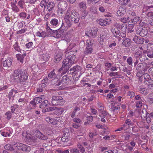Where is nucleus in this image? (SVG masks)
<instances>
[{"mask_svg":"<svg viewBox=\"0 0 153 153\" xmlns=\"http://www.w3.org/2000/svg\"><path fill=\"white\" fill-rule=\"evenodd\" d=\"M24 133L22 134L24 136H25L26 138L32 143L31 144L33 145H36L37 143H38V140L36 138L44 140H47L48 139L47 136L43 134L38 130H36L34 133V135L36 137L32 136L29 134H27V135H24Z\"/></svg>","mask_w":153,"mask_h":153,"instance_id":"nucleus-1","label":"nucleus"},{"mask_svg":"<svg viewBox=\"0 0 153 153\" xmlns=\"http://www.w3.org/2000/svg\"><path fill=\"white\" fill-rule=\"evenodd\" d=\"M24 133L22 134L24 136H25L26 138L32 143L31 144L33 145H36L37 143H38V140L36 138L44 140H47L48 139L47 136L43 134L38 130H36L34 133V135L36 137L32 136L29 134H27V135H24Z\"/></svg>","mask_w":153,"mask_h":153,"instance_id":"nucleus-2","label":"nucleus"},{"mask_svg":"<svg viewBox=\"0 0 153 153\" xmlns=\"http://www.w3.org/2000/svg\"><path fill=\"white\" fill-rule=\"evenodd\" d=\"M13 79L18 82L25 81L27 78V73L23 69H17L15 70L13 74Z\"/></svg>","mask_w":153,"mask_h":153,"instance_id":"nucleus-3","label":"nucleus"},{"mask_svg":"<svg viewBox=\"0 0 153 153\" xmlns=\"http://www.w3.org/2000/svg\"><path fill=\"white\" fill-rule=\"evenodd\" d=\"M70 70L74 71L72 77L76 81L79 79L82 74L84 72V71L82 67L78 65H76L71 68Z\"/></svg>","mask_w":153,"mask_h":153,"instance_id":"nucleus-4","label":"nucleus"},{"mask_svg":"<svg viewBox=\"0 0 153 153\" xmlns=\"http://www.w3.org/2000/svg\"><path fill=\"white\" fill-rule=\"evenodd\" d=\"M62 63V66L58 71L60 72L62 70L63 72L66 73L74 63L66 58L64 59Z\"/></svg>","mask_w":153,"mask_h":153,"instance_id":"nucleus-5","label":"nucleus"},{"mask_svg":"<svg viewBox=\"0 0 153 153\" xmlns=\"http://www.w3.org/2000/svg\"><path fill=\"white\" fill-rule=\"evenodd\" d=\"M51 102L53 105H62L65 102V100L61 96H53L52 97Z\"/></svg>","mask_w":153,"mask_h":153,"instance_id":"nucleus-6","label":"nucleus"},{"mask_svg":"<svg viewBox=\"0 0 153 153\" xmlns=\"http://www.w3.org/2000/svg\"><path fill=\"white\" fill-rule=\"evenodd\" d=\"M76 52L77 51H76L69 50L66 51L65 53L66 58L74 63Z\"/></svg>","mask_w":153,"mask_h":153,"instance_id":"nucleus-7","label":"nucleus"},{"mask_svg":"<svg viewBox=\"0 0 153 153\" xmlns=\"http://www.w3.org/2000/svg\"><path fill=\"white\" fill-rule=\"evenodd\" d=\"M14 147H16V149L21 150L23 151L27 152H30L31 150L30 146L21 143H17L14 144Z\"/></svg>","mask_w":153,"mask_h":153,"instance_id":"nucleus-8","label":"nucleus"},{"mask_svg":"<svg viewBox=\"0 0 153 153\" xmlns=\"http://www.w3.org/2000/svg\"><path fill=\"white\" fill-rule=\"evenodd\" d=\"M48 78L46 77L42 81L41 84H39L37 88V92H41L43 91L44 89L48 85Z\"/></svg>","mask_w":153,"mask_h":153,"instance_id":"nucleus-9","label":"nucleus"},{"mask_svg":"<svg viewBox=\"0 0 153 153\" xmlns=\"http://www.w3.org/2000/svg\"><path fill=\"white\" fill-rule=\"evenodd\" d=\"M71 19L72 22L74 23H77L79 22V13L75 10H72L71 11Z\"/></svg>","mask_w":153,"mask_h":153,"instance_id":"nucleus-10","label":"nucleus"},{"mask_svg":"<svg viewBox=\"0 0 153 153\" xmlns=\"http://www.w3.org/2000/svg\"><path fill=\"white\" fill-rule=\"evenodd\" d=\"M113 39L112 37H110L106 40V46L107 48L111 50L113 49L117 45V44L113 40Z\"/></svg>","mask_w":153,"mask_h":153,"instance_id":"nucleus-11","label":"nucleus"},{"mask_svg":"<svg viewBox=\"0 0 153 153\" xmlns=\"http://www.w3.org/2000/svg\"><path fill=\"white\" fill-rule=\"evenodd\" d=\"M71 11L69 9H68L65 14L64 17V19L65 21V22L66 24L67 27H70L72 25L71 19Z\"/></svg>","mask_w":153,"mask_h":153,"instance_id":"nucleus-12","label":"nucleus"},{"mask_svg":"<svg viewBox=\"0 0 153 153\" xmlns=\"http://www.w3.org/2000/svg\"><path fill=\"white\" fill-rule=\"evenodd\" d=\"M146 63H140L138 64L136 67V69L137 71H142L145 72L148 68Z\"/></svg>","mask_w":153,"mask_h":153,"instance_id":"nucleus-13","label":"nucleus"},{"mask_svg":"<svg viewBox=\"0 0 153 153\" xmlns=\"http://www.w3.org/2000/svg\"><path fill=\"white\" fill-rule=\"evenodd\" d=\"M97 31V28L94 27L91 29L89 30H87L85 32V34L88 36L94 37L96 35Z\"/></svg>","mask_w":153,"mask_h":153,"instance_id":"nucleus-14","label":"nucleus"},{"mask_svg":"<svg viewBox=\"0 0 153 153\" xmlns=\"http://www.w3.org/2000/svg\"><path fill=\"white\" fill-rule=\"evenodd\" d=\"M147 54L150 58H153V44H148L147 46Z\"/></svg>","mask_w":153,"mask_h":153,"instance_id":"nucleus-15","label":"nucleus"},{"mask_svg":"<svg viewBox=\"0 0 153 153\" xmlns=\"http://www.w3.org/2000/svg\"><path fill=\"white\" fill-rule=\"evenodd\" d=\"M136 33L140 36L144 37L148 33V30L146 29H143L142 27L138 28L136 30Z\"/></svg>","mask_w":153,"mask_h":153,"instance_id":"nucleus-16","label":"nucleus"},{"mask_svg":"<svg viewBox=\"0 0 153 153\" xmlns=\"http://www.w3.org/2000/svg\"><path fill=\"white\" fill-rule=\"evenodd\" d=\"M61 84L62 83L64 86H66L71 82V80L68 75L63 76L62 79Z\"/></svg>","mask_w":153,"mask_h":153,"instance_id":"nucleus-17","label":"nucleus"},{"mask_svg":"<svg viewBox=\"0 0 153 153\" xmlns=\"http://www.w3.org/2000/svg\"><path fill=\"white\" fill-rule=\"evenodd\" d=\"M12 59L11 57L7 58L3 62V67L6 69L10 67L12 65Z\"/></svg>","mask_w":153,"mask_h":153,"instance_id":"nucleus-18","label":"nucleus"},{"mask_svg":"<svg viewBox=\"0 0 153 153\" xmlns=\"http://www.w3.org/2000/svg\"><path fill=\"white\" fill-rule=\"evenodd\" d=\"M42 49L41 48L38 47L37 50V52L40 55H42L41 60L45 61H48L50 57L49 54L47 53H46L45 54L43 53L42 54V52H41L40 51Z\"/></svg>","mask_w":153,"mask_h":153,"instance_id":"nucleus-19","label":"nucleus"},{"mask_svg":"<svg viewBox=\"0 0 153 153\" xmlns=\"http://www.w3.org/2000/svg\"><path fill=\"white\" fill-rule=\"evenodd\" d=\"M50 24L49 25L51 26V28H55L58 27L59 24V22L58 19L53 18L50 21Z\"/></svg>","mask_w":153,"mask_h":153,"instance_id":"nucleus-20","label":"nucleus"},{"mask_svg":"<svg viewBox=\"0 0 153 153\" xmlns=\"http://www.w3.org/2000/svg\"><path fill=\"white\" fill-rule=\"evenodd\" d=\"M58 6L59 10L64 11L66 9L67 4L65 1H61L58 4Z\"/></svg>","mask_w":153,"mask_h":153,"instance_id":"nucleus-21","label":"nucleus"},{"mask_svg":"<svg viewBox=\"0 0 153 153\" xmlns=\"http://www.w3.org/2000/svg\"><path fill=\"white\" fill-rule=\"evenodd\" d=\"M64 32V30L63 29H61V28H59L58 30L55 31L54 34V36L56 38H59L63 35Z\"/></svg>","mask_w":153,"mask_h":153,"instance_id":"nucleus-22","label":"nucleus"},{"mask_svg":"<svg viewBox=\"0 0 153 153\" xmlns=\"http://www.w3.org/2000/svg\"><path fill=\"white\" fill-rule=\"evenodd\" d=\"M63 53L60 51L56 53L55 54L54 61L56 63H58L62 59Z\"/></svg>","mask_w":153,"mask_h":153,"instance_id":"nucleus-23","label":"nucleus"},{"mask_svg":"<svg viewBox=\"0 0 153 153\" xmlns=\"http://www.w3.org/2000/svg\"><path fill=\"white\" fill-rule=\"evenodd\" d=\"M4 148L6 150L13 151L14 153L17 152L16 147H14V145L13 146L10 144H7L5 145Z\"/></svg>","mask_w":153,"mask_h":153,"instance_id":"nucleus-24","label":"nucleus"},{"mask_svg":"<svg viewBox=\"0 0 153 153\" xmlns=\"http://www.w3.org/2000/svg\"><path fill=\"white\" fill-rule=\"evenodd\" d=\"M143 38L135 35L133 39L136 43L142 44L143 43Z\"/></svg>","mask_w":153,"mask_h":153,"instance_id":"nucleus-25","label":"nucleus"},{"mask_svg":"<svg viewBox=\"0 0 153 153\" xmlns=\"http://www.w3.org/2000/svg\"><path fill=\"white\" fill-rule=\"evenodd\" d=\"M126 9L125 7L120 6L117 12V15L118 16H123L126 13Z\"/></svg>","mask_w":153,"mask_h":153,"instance_id":"nucleus-26","label":"nucleus"},{"mask_svg":"<svg viewBox=\"0 0 153 153\" xmlns=\"http://www.w3.org/2000/svg\"><path fill=\"white\" fill-rule=\"evenodd\" d=\"M55 3L53 1H51L48 3L47 4L48 10L50 12L53 10L55 6Z\"/></svg>","mask_w":153,"mask_h":153,"instance_id":"nucleus-27","label":"nucleus"},{"mask_svg":"<svg viewBox=\"0 0 153 153\" xmlns=\"http://www.w3.org/2000/svg\"><path fill=\"white\" fill-rule=\"evenodd\" d=\"M79 8L80 12L86 11V5L85 3L83 2H80L79 4Z\"/></svg>","mask_w":153,"mask_h":153,"instance_id":"nucleus-28","label":"nucleus"},{"mask_svg":"<svg viewBox=\"0 0 153 153\" xmlns=\"http://www.w3.org/2000/svg\"><path fill=\"white\" fill-rule=\"evenodd\" d=\"M26 54L22 55L20 54H17L16 55V56L18 60L21 63H23L24 57L26 56Z\"/></svg>","mask_w":153,"mask_h":153,"instance_id":"nucleus-29","label":"nucleus"},{"mask_svg":"<svg viewBox=\"0 0 153 153\" xmlns=\"http://www.w3.org/2000/svg\"><path fill=\"white\" fill-rule=\"evenodd\" d=\"M93 52V48L92 47L89 46L86 47L84 51V54L85 55H87L92 53Z\"/></svg>","mask_w":153,"mask_h":153,"instance_id":"nucleus-30","label":"nucleus"},{"mask_svg":"<svg viewBox=\"0 0 153 153\" xmlns=\"http://www.w3.org/2000/svg\"><path fill=\"white\" fill-rule=\"evenodd\" d=\"M45 120L48 123L53 124L54 125L57 124V123L56 122V119L51 118L50 117H47Z\"/></svg>","mask_w":153,"mask_h":153,"instance_id":"nucleus-31","label":"nucleus"},{"mask_svg":"<svg viewBox=\"0 0 153 153\" xmlns=\"http://www.w3.org/2000/svg\"><path fill=\"white\" fill-rule=\"evenodd\" d=\"M57 75L56 74L55 69H53V70L49 73L48 74V77L49 79H53L57 77Z\"/></svg>","mask_w":153,"mask_h":153,"instance_id":"nucleus-32","label":"nucleus"},{"mask_svg":"<svg viewBox=\"0 0 153 153\" xmlns=\"http://www.w3.org/2000/svg\"><path fill=\"white\" fill-rule=\"evenodd\" d=\"M139 25L140 26L142 27L146 28H149L147 21H142V20H140Z\"/></svg>","mask_w":153,"mask_h":153,"instance_id":"nucleus-33","label":"nucleus"},{"mask_svg":"<svg viewBox=\"0 0 153 153\" xmlns=\"http://www.w3.org/2000/svg\"><path fill=\"white\" fill-rule=\"evenodd\" d=\"M98 110L100 111V113H105L104 110V107L103 105L101 103L99 102L98 103Z\"/></svg>","mask_w":153,"mask_h":153,"instance_id":"nucleus-34","label":"nucleus"},{"mask_svg":"<svg viewBox=\"0 0 153 153\" xmlns=\"http://www.w3.org/2000/svg\"><path fill=\"white\" fill-rule=\"evenodd\" d=\"M46 29L47 30V32L48 33L49 35L52 34L54 33L55 31L52 29L51 28V26L49 25L48 22H47L46 23Z\"/></svg>","mask_w":153,"mask_h":153,"instance_id":"nucleus-35","label":"nucleus"},{"mask_svg":"<svg viewBox=\"0 0 153 153\" xmlns=\"http://www.w3.org/2000/svg\"><path fill=\"white\" fill-rule=\"evenodd\" d=\"M51 83L52 84L55 85L56 86H59L61 85L60 80L57 77L52 79Z\"/></svg>","mask_w":153,"mask_h":153,"instance_id":"nucleus-36","label":"nucleus"},{"mask_svg":"<svg viewBox=\"0 0 153 153\" xmlns=\"http://www.w3.org/2000/svg\"><path fill=\"white\" fill-rule=\"evenodd\" d=\"M131 43V40L128 38L125 39L122 42V44L125 47L129 46Z\"/></svg>","mask_w":153,"mask_h":153,"instance_id":"nucleus-37","label":"nucleus"},{"mask_svg":"<svg viewBox=\"0 0 153 153\" xmlns=\"http://www.w3.org/2000/svg\"><path fill=\"white\" fill-rule=\"evenodd\" d=\"M54 113L57 115H59L61 114L64 111V110L62 108H55Z\"/></svg>","mask_w":153,"mask_h":153,"instance_id":"nucleus-38","label":"nucleus"},{"mask_svg":"<svg viewBox=\"0 0 153 153\" xmlns=\"http://www.w3.org/2000/svg\"><path fill=\"white\" fill-rule=\"evenodd\" d=\"M0 133L1 134L3 137H6L7 136H9L10 132V131H7L6 130L0 131Z\"/></svg>","mask_w":153,"mask_h":153,"instance_id":"nucleus-39","label":"nucleus"},{"mask_svg":"<svg viewBox=\"0 0 153 153\" xmlns=\"http://www.w3.org/2000/svg\"><path fill=\"white\" fill-rule=\"evenodd\" d=\"M111 31L114 36L118 37L120 36V31L119 29H112Z\"/></svg>","mask_w":153,"mask_h":153,"instance_id":"nucleus-40","label":"nucleus"},{"mask_svg":"<svg viewBox=\"0 0 153 153\" xmlns=\"http://www.w3.org/2000/svg\"><path fill=\"white\" fill-rule=\"evenodd\" d=\"M41 102V104L40 105V107L41 108H44L47 107L49 104L48 101L46 100L42 101Z\"/></svg>","mask_w":153,"mask_h":153,"instance_id":"nucleus-41","label":"nucleus"},{"mask_svg":"<svg viewBox=\"0 0 153 153\" xmlns=\"http://www.w3.org/2000/svg\"><path fill=\"white\" fill-rule=\"evenodd\" d=\"M100 39L99 42L100 44L101 45H102V47L103 46V45H104L105 43V35L102 34V35H100Z\"/></svg>","mask_w":153,"mask_h":153,"instance_id":"nucleus-42","label":"nucleus"},{"mask_svg":"<svg viewBox=\"0 0 153 153\" xmlns=\"http://www.w3.org/2000/svg\"><path fill=\"white\" fill-rule=\"evenodd\" d=\"M119 3L122 5H126L129 3L130 0H119Z\"/></svg>","mask_w":153,"mask_h":153,"instance_id":"nucleus-43","label":"nucleus"},{"mask_svg":"<svg viewBox=\"0 0 153 153\" xmlns=\"http://www.w3.org/2000/svg\"><path fill=\"white\" fill-rule=\"evenodd\" d=\"M143 53L142 51H138L134 53V56L136 59H138V58H139L141 55Z\"/></svg>","mask_w":153,"mask_h":153,"instance_id":"nucleus-44","label":"nucleus"},{"mask_svg":"<svg viewBox=\"0 0 153 153\" xmlns=\"http://www.w3.org/2000/svg\"><path fill=\"white\" fill-rule=\"evenodd\" d=\"M139 91H140V93L144 95L147 94L149 92L148 91L147 89H146L144 88H139Z\"/></svg>","mask_w":153,"mask_h":153,"instance_id":"nucleus-45","label":"nucleus"},{"mask_svg":"<svg viewBox=\"0 0 153 153\" xmlns=\"http://www.w3.org/2000/svg\"><path fill=\"white\" fill-rule=\"evenodd\" d=\"M93 44V40L92 39H89L87 40L86 42V47H92Z\"/></svg>","mask_w":153,"mask_h":153,"instance_id":"nucleus-46","label":"nucleus"},{"mask_svg":"<svg viewBox=\"0 0 153 153\" xmlns=\"http://www.w3.org/2000/svg\"><path fill=\"white\" fill-rule=\"evenodd\" d=\"M142 113L143 114H141V117L142 118L145 119L146 117V116H148L149 114L147 112L145 109L142 111Z\"/></svg>","mask_w":153,"mask_h":153,"instance_id":"nucleus-47","label":"nucleus"},{"mask_svg":"<svg viewBox=\"0 0 153 153\" xmlns=\"http://www.w3.org/2000/svg\"><path fill=\"white\" fill-rule=\"evenodd\" d=\"M64 121V118L63 117H60L56 118V122L58 123H63Z\"/></svg>","mask_w":153,"mask_h":153,"instance_id":"nucleus-48","label":"nucleus"},{"mask_svg":"<svg viewBox=\"0 0 153 153\" xmlns=\"http://www.w3.org/2000/svg\"><path fill=\"white\" fill-rule=\"evenodd\" d=\"M143 77L144 79V82L145 83L146 81L149 82L150 80V76L147 73L144 74L143 75Z\"/></svg>","mask_w":153,"mask_h":153,"instance_id":"nucleus-49","label":"nucleus"},{"mask_svg":"<svg viewBox=\"0 0 153 153\" xmlns=\"http://www.w3.org/2000/svg\"><path fill=\"white\" fill-rule=\"evenodd\" d=\"M105 113H99V116L100 117V120L103 122H105Z\"/></svg>","mask_w":153,"mask_h":153,"instance_id":"nucleus-50","label":"nucleus"},{"mask_svg":"<svg viewBox=\"0 0 153 153\" xmlns=\"http://www.w3.org/2000/svg\"><path fill=\"white\" fill-rule=\"evenodd\" d=\"M81 13V18L82 19H84L87 16L88 12L87 11L80 12Z\"/></svg>","mask_w":153,"mask_h":153,"instance_id":"nucleus-51","label":"nucleus"},{"mask_svg":"<svg viewBox=\"0 0 153 153\" xmlns=\"http://www.w3.org/2000/svg\"><path fill=\"white\" fill-rule=\"evenodd\" d=\"M12 112L10 111H7L5 114V115L7 116L6 118L8 120H10L12 118Z\"/></svg>","mask_w":153,"mask_h":153,"instance_id":"nucleus-52","label":"nucleus"},{"mask_svg":"<svg viewBox=\"0 0 153 153\" xmlns=\"http://www.w3.org/2000/svg\"><path fill=\"white\" fill-rule=\"evenodd\" d=\"M41 1L40 3V6L42 7H44V8H45L47 6V4L48 3V1H45V0H41Z\"/></svg>","mask_w":153,"mask_h":153,"instance_id":"nucleus-53","label":"nucleus"},{"mask_svg":"<svg viewBox=\"0 0 153 153\" xmlns=\"http://www.w3.org/2000/svg\"><path fill=\"white\" fill-rule=\"evenodd\" d=\"M152 8H153V5H152L145 7L143 9V13H144L145 14V13H146V11H147L148 9Z\"/></svg>","mask_w":153,"mask_h":153,"instance_id":"nucleus-54","label":"nucleus"},{"mask_svg":"<svg viewBox=\"0 0 153 153\" xmlns=\"http://www.w3.org/2000/svg\"><path fill=\"white\" fill-rule=\"evenodd\" d=\"M77 145L78 148L79 149L81 153H84L85 151V149L79 143H78Z\"/></svg>","mask_w":153,"mask_h":153,"instance_id":"nucleus-55","label":"nucleus"},{"mask_svg":"<svg viewBox=\"0 0 153 153\" xmlns=\"http://www.w3.org/2000/svg\"><path fill=\"white\" fill-rule=\"evenodd\" d=\"M19 16L21 19H24L27 17V14L24 12H21L19 14Z\"/></svg>","mask_w":153,"mask_h":153,"instance_id":"nucleus-56","label":"nucleus"},{"mask_svg":"<svg viewBox=\"0 0 153 153\" xmlns=\"http://www.w3.org/2000/svg\"><path fill=\"white\" fill-rule=\"evenodd\" d=\"M112 17H108L106 18V25L111 24L112 23Z\"/></svg>","mask_w":153,"mask_h":153,"instance_id":"nucleus-57","label":"nucleus"},{"mask_svg":"<svg viewBox=\"0 0 153 153\" xmlns=\"http://www.w3.org/2000/svg\"><path fill=\"white\" fill-rule=\"evenodd\" d=\"M34 102L36 104H38L41 102L42 101V99L41 98L39 97H36L33 99Z\"/></svg>","mask_w":153,"mask_h":153,"instance_id":"nucleus-58","label":"nucleus"},{"mask_svg":"<svg viewBox=\"0 0 153 153\" xmlns=\"http://www.w3.org/2000/svg\"><path fill=\"white\" fill-rule=\"evenodd\" d=\"M145 73V72L142 71H138L136 75L137 76L140 77V78H141V77L143 76Z\"/></svg>","mask_w":153,"mask_h":153,"instance_id":"nucleus-59","label":"nucleus"},{"mask_svg":"<svg viewBox=\"0 0 153 153\" xmlns=\"http://www.w3.org/2000/svg\"><path fill=\"white\" fill-rule=\"evenodd\" d=\"M19 105L16 104L13 105L11 107V112L13 113H14L16 109L18 107Z\"/></svg>","mask_w":153,"mask_h":153,"instance_id":"nucleus-60","label":"nucleus"},{"mask_svg":"<svg viewBox=\"0 0 153 153\" xmlns=\"http://www.w3.org/2000/svg\"><path fill=\"white\" fill-rule=\"evenodd\" d=\"M13 47L16 51L18 52L20 51V49L18 46V43L17 42H16L13 45Z\"/></svg>","mask_w":153,"mask_h":153,"instance_id":"nucleus-61","label":"nucleus"},{"mask_svg":"<svg viewBox=\"0 0 153 153\" xmlns=\"http://www.w3.org/2000/svg\"><path fill=\"white\" fill-rule=\"evenodd\" d=\"M105 20L104 19H99L98 21V22L99 24L101 25L102 26H105Z\"/></svg>","mask_w":153,"mask_h":153,"instance_id":"nucleus-62","label":"nucleus"},{"mask_svg":"<svg viewBox=\"0 0 153 153\" xmlns=\"http://www.w3.org/2000/svg\"><path fill=\"white\" fill-rule=\"evenodd\" d=\"M132 59L131 57H129L127 59V62L128 64L131 66H132Z\"/></svg>","mask_w":153,"mask_h":153,"instance_id":"nucleus-63","label":"nucleus"},{"mask_svg":"<svg viewBox=\"0 0 153 153\" xmlns=\"http://www.w3.org/2000/svg\"><path fill=\"white\" fill-rule=\"evenodd\" d=\"M127 27V26L126 24H123L121 25V30L123 32H126Z\"/></svg>","mask_w":153,"mask_h":153,"instance_id":"nucleus-64","label":"nucleus"}]
</instances>
